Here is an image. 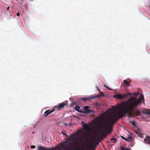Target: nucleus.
I'll list each match as a JSON object with an SVG mask.
<instances>
[{
	"label": "nucleus",
	"instance_id": "1",
	"mask_svg": "<svg viewBox=\"0 0 150 150\" xmlns=\"http://www.w3.org/2000/svg\"><path fill=\"white\" fill-rule=\"evenodd\" d=\"M144 100V96L141 94L139 99L131 97L121 104V108H117L115 106L112 107V109L117 110V111L113 112V115L108 116L107 119L103 118L104 122L102 127H100L103 133H110L112 131L113 125L120 118L125 115L129 117L139 115L140 112L137 109V107Z\"/></svg>",
	"mask_w": 150,
	"mask_h": 150
},
{
	"label": "nucleus",
	"instance_id": "2",
	"mask_svg": "<svg viewBox=\"0 0 150 150\" xmlns=\"http://www.w3.org/2000/svg\"><path fill=\"white\" fill-rule=\"evenodd\" d=\"M134 95L133 93L128 92L123 95H121L120 94H118L113 96L114 98H118L120 99H122L127 98L128 97V96H132Z\"/></svg>",
	"mask_w": 150,
	"mask_h": 150
},
{
	"label": "nucleus",
	"instance_id": "3",
	"mask_svg": "<svg viewBox=\"0 0 150 150\" xmlns=\"http://www.w3.org/2000/svg\"><path fill=\"white\" fill-rule=\"evenodd\" d=\"M64 144L63 145V147L65 148L66 150H74V149H72L71 148L69 147V145H73V143H71L70 141H65L64 142Z\"/></svg>",
	"mask_w": 150,
	"mask_h": 150
},
{
	"label": "nucleus",
	"instance_id": "4",
	"mask_svg": "<svg viewBox=\"0 0 150 150\" xmlns=\"http://www.w3.org/2000/svg\"><path fill=\"white\" fill-rule=\"evenodd\" d=\"M67 105V103L63 102L60 103L58 106H55L54 108L55 109V110H59L63 108Z\"/></svg>",
	"mask_w": 150,
	"mask_h": 150
},
{
	"label": "nucleus",
	"instance_id": "5",
	"mask_svg": "<svg viewBox=\"0 0 150 150\" xmlns=\"http://www.w3.org/2000/svg\"><path fill=\"white\" fill-rule=\"evenodd\" d=\"M55 111V109L53 108L52 110H48L45 111L44 113L43 116L45 117L47 116L49 114Z\"/></svg>",
	"mask_w": 150,
	"mask_h": 150
},
{
	"label": "nucleus",
	"instance_id": "6",
	"mask_svg": "<svg viewBox=\"0 0 150 150\" xmlns=\"http://www.w3.org/2000/svg\"><path fill=\"white\" fill-rule=\"evenodd\" d=\"M38 150H52V149L49 148H48L42 146H39L38 148Z\"/></svg>",
	"mask_w": 150,
	"mask_h": 150
},
{
	"label": "nucleus",
	"instance_id": "7",
	"mask_svg": "<svg viewBox=\"0 0 150 150\" xmlns=\"http://www.w3.org/2000/svg\"><path fill=\"white\" fill-rule=\"evenodd\" d=\"M144 141L146 144H149L150 145V137L146 136V138L144 139Z\"/></svg>",
	"mask_w": 150,
	"mask_h": 150
},
{
	"label": "nucleus",
	"instance_id": "8",
	"mask_svg": "<svg viewBox=\"0 0 150 150\" xmlns=\"http://www.w3.org/2000/svg\"><path fill=\"white\" fill-rule=\"evenodd\" d=\"M144 112L146 115H150V111L146 109Z\"/></svg>",
	"mask_w": 150,
	"mask_h": 150
},
{
	"label": "nucleus",
	"instance_id": "9",
	"mask_svg": "<svg viewBox=\"0 0 150 150\" xmlns=\"http://www.w3.org/2000/svg\"><path fill=\"white\" fill-rule=\"evenodd\" d=\"M136 134L138 135V136L140 137H142V134H141L140 132L138 131H135Z\"/></svg>",
	"mask_w": 150,
	"mask_h": 150
},
{
	"label": "nucleus",
	"instance_id": "10",
	"mask_svg": "<svg viewBox=\"0 0 150 150\" xmlns=\"http://www.w3.org/2000/svg\"><path fill=\"white\" fill-rule=\"evenodd\" d=\"M83 127L86 130H88L89 129V127L87 125H84Z\"/></svg>",
	"mask_w": 150,
	"mask_h": 150
},
{
	"label": "nucleus",
	"instance_id": "11",
	"mask_svg": "<svg viewBox=\"0 0 150 150\" xmlns=\"http://www.w3.org/2000/svg\"><path fill=\"white\" fill-rule=\"evenodd\" d=\"M123 82L125 83L127 86H129V82H128L127 80H123Z\"/></svg>",
	"mask_w": 150,
	"mask_h": 150
},
{
	"label": "nucleus",
	"instance_id": "12",
	"mask_svg": "<svg viewBox=\"0 0 150 150\" xmlns=\"http://www.w3.org/2000/svg\"><path fill=\"white\" fill-rule=\"evenodd\" d=\"M80 108V107L78 105H75V110L77 111H79V110Z\"/></svg>",
	"mask_w": 150,
	"mask_h": 150
},
{
	"label": "nucleus",
	"instance_id": "13",
	"mask_svg": "<svg viewBox=\"0 0 150 150\" xmlns=\"http://www.w3.org/2000/svg\"><path fill=\"white\" fill-rule=\"evenodd\" d=\"M93 98L92 97H90L89 98H82L81 99L84 101H86L87 100L89 99V98Z\"/></svg>",
	"mask_w": 150,
	"mask_h": 150
},
{
	"label": "nucleus",
	"instance_id": "14",
	"mask_svg": "<svg viewBox=\"0 0 150 150\" xmlns=\"http://www.w3.org/2000/svg\"><path fill=\"white\" fill-rule=\"evenodd\" d=\"M130 149H128L123 146L121 147V150H130Z\"/></svg>",
	"mask_w": 150,
	"mask_h": 150
},
{
	"label": "nucleus",
	"instance_id": "15",
	"mask_svg": "<svg viewBox=\"0 0 150 150\" xmlns=\"http://www.w3.org/2000/svg\"><path fill=\"white\" fill-rule=\"evenodd\" d=\"M89 107L88 106H85L84 107V110L86 112H87V110H88L89 109Z\"/></svg>",
	"mask_w": 150,
	"mask_h": 150
},
{
	"label": "nucleus",
	"instance_id": "16",
	"mask_svg": "<svg viewBox=\"0 0 150 150\" xmlns=\"http://www.w3.org/2000/svg\"><path fill=\"white\" fill-rule=\"evenodd\" d=\"M76 144H75V146L74 148H73V149H74H74H75L76 150H80L79 149L77 148V146H76Z\"/></svg>",
	"mask_w": 150,
	"mask_h": 150
},
{
	"label": "nucleus",
	"instance_id": "17",
	"mask_svg": "<svg viewBox=\"0 0 150 150\" xmlns=\"http://www.w3.org/2000/svg\"><path fill=\"white\" fill-rule=\"evenodd\" d=\"M111 140L112 141V142L115 143L116 142V141L115 138H112L111 139Z\"/></svg>",
	"mask_w": 150,
	"mask_h": 150
},
{
	"label": "nucleus",
	"instance_id": "18",
	"mask_svg": "<svg viewBox=\"0 0 150 150\" xmlns=\"http://www.w3.org/2000/svg\"><path fill=\"white\" fill-rule=\"evenodd\" d=\"M93 112V111L92 110L89 109L88 110H87L86 113H90Z\"/></svg>",
	"mask_w": 150,
	"mask_h": 150
},
{
	"label": "nucleus",
	"instance_id": "19",
	"mask_svg": "<svg viewBox=\"0 0 150 150\" xmlns=\"http://www.w3.org/2000/svg\"><path fill=\"white\" fill-rule=\"evenodd\" d=\"M121 137L122 139L125 140H126V141H128V140H127V139L123 137V136H121Z\"/></svg>",
	"mask_w": 150,
	"mask_h": 150
},
{
	"label": "nucleus",
	"instance_id": "20",
	"mask_svg": "<svg viewBox=\"0 0 150 150\" xmlns=\"http://www.w3.org/2000/svg\"><path fill=\"white\" fill-rule=\"evenodd\" d=\"M132 124L134 126H136V124L135 122L134 121L132 122H131Z\"/></svg>",
	"mask_w": 150,
	"mask_h": 150
},
{
	"label": "nucleus",
	"instance_id": "21",
	"mask_svg": "<svg viewBox=\"0 0 150 150\" xmlns=\"http://www.w3.org/2000/svg\"><path fill=\"white\" fill-rule=\"evenodd\" d=\"M35 146L32 145L31 146V148L32 149H34L35 148Z\"/></svg>",
	"mask_w": 150,
	"mask_h": 150
},
{
	"label": "nucleus",
	"instance_id": "22",
	"mask_svg": "<svg viewBox=\"0 0 150 150\" xmlns=\"http://www.w3.org/2000/svg\"><path fill=\"white\" fill-rule=\"evenodd\" d=\"M9 8H10V7H8L7 8V10L8 11H9Z\"/></svg>",
	"mask_w": 150,
	"mask_h": 150
},
{
	"label": "nucleus",
	"instance_id": "23",
	"mask_svg": "<svg viewBox=\"0 0 150 150\" xmlns=\"http://www.w3.org/2000/svg\"><path fill=\"white\" fill-rule=\"evenodd\" d=\"M16 14H17V15L18 16H20L19 13H17Z\"/></svg>",
	"mask_w": 150,
	"mask_h": 150
},
{
	"label": "nucleus",
	"instance_id": "24",
	"mask_svg": "<svg viewBox=\"0 0 150 150\" xmlns=\"http://www.w3.org/2000/svg\"><path fill=\"white\" fill-rule=\"evenodd\" d=\"M131 138H132V137H131V136L128 137V139H131Z\"/></svg>",
	"mask_w": 150,
	"mask_h": 150
},
{
	"label": "nucleus",
	"instance_id": "25",
	"mask_svg": "<svg viewBox=\"0 0 150 150\" xmlns=\"http://www.w3.org/2000/svg\"><path fill=\"white\" fill-rule=\"evenodd\" d=\"M34 133V132H33V134Z\"/></svg>",
	"mask_w": 150,
	"mask_h": 150
},
{
	"label": "nucleus",
	"instance_id": "26",
	"mask_svg": "<svg viewBox=\"0 0 150 150\" xmlns=\"http://www.w3.org/2000/svg\"><path fill=\"white\" fill-rule=\"evenodd\" d=\"M99 96H97L96 97H98Z\"/></svg>",
	"mask_w": 150,
	"mask_h": 150
},
{
	"label": "nucleus",
	"instance_id": "27",
	"mask_svg": "<svg viewBox=\"0 0 150 150\" xmlns=\"http://www.w3.org/2000/svg\"><path fill=\"white\" fill-rule=\"evenodd\" d=\"M70 138H72V137H71Z\"/></svg>",
	"mask_w": 150,
	"mask_h": 150
}]
</instances>
